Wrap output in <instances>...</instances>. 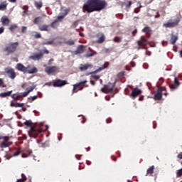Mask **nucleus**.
I'll return each mask as SVG.
<instances>
[{"label": "nucleus", "mask_w": 182, "mask_h": 182, "mask_svg": "<svg viewBox=\"0 0 182 182\" xmlns=\"http://www.w3.org/2000/svg\"><path fill=\"white\" fill-rule=\"evenodd\" d=\"M83 12H87V14H92V12H96L95 7V0H87L82 6Z\"/></svg>", "instance_id": "obj_1"}, {"label": "nucleus", "mask_w": 182, "mask_h": 182, "mask_svg": "<svg viewBox=\"0 0 182 182\" xmlns=\"http://www.w3.org/2000/svg\"><path fill=\"white\" fill-rule=\"evenodd\" d=\"M43 124H41L40 127H31L30 130L28 131V134L30 137H33L34 139H36L42 132H43V129H42V127Z\"/></svg>", "instance_id": "obj_2"}, {"label": "nucleus", "mask_w": 182, "mask_h": 182, "mask_svg": "<svg viewBox=\"0 0 182 182\" xmlns=\"http://www.w3.org/2000/svg\"><path fill=\"white\" fill-rule=\"evenodd\" d=\"M94 4L95 12H100V11H103V9L107 6L106 0H94Z\"/></svg>", "instance_id": "obj_3"}, {"label": "nucleus", "mask_w": 182, "mask_h": 182, "mask_svg": "<svg viewBox=\"0 0 182 182\" xmlns=\"http://www.w3.org/2000/svg\"><path fill=\"white\" fill-rule=\"evenodd\" d=\"M18 46H19L18 42L10 43L7 44L5 48V51L7 52L8 55H11V53H14L16 52V49H18Z\"/></svg>", "instance_id": "obj_4"}, {"label": "nucleus", "mask_w": 182, "mask_h": 182, "mask_svg": "<svg viewBox=\"0 0 182 182\" xmlns=\"http://www.w3.org/2000/svg\"><path fill=\"white\" fill-rule=\"evenodd\" d=\"M87 80L81 81L73 85V93H77L78 90H83V87H87Z\"/></svg>", "instance_id": "obj_5"}, {"label": "nucleus", "mask_w": 182, "mask_h": 182, "mask_svg": "<svg viewBox=\"0 0 182 182\" xmlns=\"http://www.w3.org/2000/svg\"><path fill=\"white\" fill-rule=\"evenodd\" d=\"M163 90L167 92V89H166V87H158L156 93L154 95V99L155 100H161L163 97Z\"/></svg>", "instance_id": "obj_6"}, {"label": "nucleus", "mask_w": 182, "mask_h": 182, "mask_svg": "<svg viewBox=\"0 0 182 182\" xmlns=\"http://www.w3.org/2000/svg\"><path fill=\"white\" fill-rule=\"evenodd\" d=\"M65 85H68V81L57 79L55 80H53V86L54 87H63V86H65Z\"/></svg>", "instance_id": "obj_7"}, {"label": "nucleus", "mask_w": 182, "mask_h": 182, "mask_svg": "<svg viewBox=\"0 0 182 182\" xmlns=\"http://www.w3.org/2000/svg\"><path fill=\"white\" fill-rule=\"evenodd\" d=\"M154 168H155L154 165H152L151 166H150L146 171V176H150L151 177H154V180H157V174H159V173L156 172L154 173Z\"/></svg>", "instance_id": "obj_8"}, {"label": "nucleus", "mask_w": 182, "mask_h": 182, "mask_svg": "<svg viewBox=\"0 0 182 182\" xmlns=\"http://www.w3.org/2000/svg\"><path fill=\"white\" fill-rule=\"evenodd\" d=\"M5 73H6L7 76L10 79H15L16 77V73L15 72V70L11 68H7L5 69Z\"/></svg>", "instance_id": "obj_9"}, {"label": "nucleus", "mask_w": 182, "mask_h": 182, "mask_svg": "<svg viewBox=\"0 0 182 182\" xmlns=\"http://www.w3.org/2000/svg\"><path fill=\"white\" fill-rule=\"evenodd\" d=\"M45 72L48 75H52L53 73H58V72H59V68L56 66H48L45 68Z\"/></svg>", "instance_id": "obj_10"}, {"label": "nucleus", "mask_w": 182, "mask_h": 182, "mask_svg": "<svg viewBox=\"0 0 182 182\" xmlns=\"http://www.w3.org/2000/svg\"><path fill=\"white\" fill-rule=\"evenodd\" d=\"M178 86H180V81H178V78L177 77L174 78V83L169 84L171 90H176V89H178Z\"/></svg>", "instance_id": "obj_11"}, {"label": "nucleus", "mask_w": 182, "mask_h": 182, "mask_svg": "<svg viewBox=\"0 0 182 182\" xmlns=\"http://www.w3.org/2000/svg\"><path fill=\"white\" fill-rule=\"evenodd\" d=\"M38 68L36 67L33 65H28L26 67V73H29L30 75H32L33 73H37Z\"/></svg>", "instance_id": "obj_12"}, {"label": "nucleus", "mask_w": 182, "mask_h": 182, "mask_svg": "<svg viewBox=\"0 0 182 182\" xmlns=\"http://www.w3.org/2000/svg\"><path fill=\"white\" fill-rule=\"evenodd\" d=\"M139 95H141V90L136 87L132 90V93L129 95V97L132 99H136Z\"/></svg>", "instance_id": "obj_13"}, {"label": "nucleus", "mask_w": 182, "mask_h": 182, "mask_svg": "<svg viewBox=\"0 0 182 182\" xmlns=\"http://www.w3.org/2000/svg\"><path fill=\"white\" fill-rule=\"evenodd\" d=\"M138 46H143L144 48H146V45H149L150 43L147 39H145L143 36L141 37V38L136 42Z\"/></svg>", "instance_id": "obj_14"}, {"label": "nucleus", "mask_w": 182, "mask_h": 182, "mask_svg": "<svg viewBox=\"0 0 182 182\" xmlns=\"http://www.w3.org/2000/svg\"><path fill=\"white\" fill-rule=\"evenodd\" d=\"M43 58V53L40 52L39 53H33V55L29 57V59H32V60H41Z\"/></svg>", "instance_id": "obj_15"}, {"label": "nucleus", "mask_w": 182, "mask_h": 182, "mask_svg": "<svg viewBox=\"0 0 182 182\" xmlns=\"http://www.w3.org/2000/svg\"><path fill=\"white\" fill-rule=\"evenodd\" d=\"M180 20H175L173 22H168L164 23L165 28H174L178 25Z\"/></svg>", "instance_id": "obj_16"}, {"label": "nucleus", "mask_w": 182, "mask_h": 182, "mask_svg": "<svg viewBox=\"0 0 182 182\" xmlns=\"http://www.w3.org/2000/svg\"><path fill=\"white\" fill-rule=\"evenodd\" d=\"M1 22L3 25V26H9V23L11 22V20H9L8 16H3L1 18Z\"/></svg>", "instance_id": "obj_17"}, {"label": "nucleus", "mask_w": 182, "mask_h": 182, "mask_svg": "<svg viewBox=\"0 0 182 182\" xmlns=\"http://www.w3.org/2000/svg\"><path fill=\"white\" fill-rule=\"evenodd\" d=\"M92 68H93V65L87 63V64H80L79 69L80 70H81V72H83Z\"/></svg>", "instance_id": "obj_18"}, {"label": "nucleus", "mask_w": 182, "mask_h": 182, "mask_svg": "<svg viewBox=\"0 0 182 182\" xmlns=\"http://www.w3.org/2000/svg\"><path fill=\"white\" fill-rule=\"evenodd\" d=\"M16 69H17V70H19L20 72H23V73H26V67H25V65H23L21 63L16 64Z\"/></svg>", "instance_id": "obj_19"}, {"label": "nucleus", "mask_w": 182, "mask_h": 182, "mask_svg": "<svg viewBox=\"0 0 182 182\" xmlns=\"http://www.w3.org/2000/svg\"><path fill=\"white\" fill-rule=\"evenodd\" d=\"M107 68H109V63H105L103 66L100 67V68L97 69L95 71L90 73V75H93V73H99V72H101V70H103L104 69H106Z\"/></svg>", "instance_id": "obj_20"}, {"label": "nucleus", "mask_w": 182, "mask_h": 182, "mask_svg": "<svg viewBox=\"0 0 182 182\" xmlns=\"http://www.w3.org/2000/svg\"><path fill=\"white\" fill-rule=\"evenodd\" d=\"M7 7H8V2L6 1H0V11H6Z\"/></svg>", "instance_id": "obj_21"}, {"label": "nucleus", "mask_w": 182, "mask_h": 182, "mask_svg": "<svg viewBox=\"0 0 182 182\" xmlns=\"http://www.w3.org/2000/svg\"><path fill=\"white\" fill-rule=\"evenodd\" d=\"M177 41H178V36L174 34H171L170 39L171 45H176V42H177Z\"/></svg>", "instance_id": "obj_22"}, {"label": "nucleus", "mask_w": 182, "mask_h": 182, "mask_svg": "<svg viewBox=\"0 0 182 182\" xmlns=\"http://www.w3.org/2000/svg\"><path fill=\"white\" fill-rule=\"evenodd\" d=\"M12 99L14 100V102H18L21 97H22V95L21 92H16V94H13L11 95Z\"/></svg>", "instance_id": "obj_23"}, {"label": "nucleus", "mask_w": 182, "mask_h": 182, "mask_svg": "<svg viewBox=\"0 0 182 182\" xmlns=\"http://www.w3.org/2000/svg\"><path fill=\"white\" fill-rule=\"evenodd\" d=\"M142 32L146 33V35L148 36V38H150V32H151V29L150 27L146 26L144 28L142 29Z\"/></svg>", "instance_id": "obj_24"}, {"label": "nucleus", "mask_w": 182, "mask_h": 182, "mask_svg": "<svg viewBox=\"0 0 182 182\" xmlns=\"http://www.w3.org/2000/svg\"><path fill=\"white\" fill-rule=\"evenodd\" d=\"M11 144H12L11 142H9L8 140H5L4 141H3L1 144V147L2 149H5L6 147H9V146H11Z\"/></svg>", "instance_id": "obj_25"}, {"label": "nucleus", "mask_w": 182, "mask_h": 182, "mask_svg": "<svg viewBox=\"0 0 182 182\" xmlns=\"http://www.w3.org/2000/svg\"><path fill=\"white\" fill-rule=\"evenodd\" d=\"M76 53H83L85 52V46L80 45L77 47Z\"/></svg>", "instance_id": "obj_26"}, {"label": "nucleus", "mask_w": 182, "mask_h": 182, "mask_svg": "<svg viewBox=\"0 0 182 182\" xmlns=\"http://www.w3.org/2000/svg\"><path fill=\"white\" fill-rule=\"evenodd\" d=\"M34 6H36V8L37 9H41V8H42V6H43V3H42V1H35Z\"/></svg>", "instance_id": "obj_27"}, {"label": "nucleus", "mask_w": 182, "mask_h": 182, "mask_svg": "<svg viewBox=\"0 0 182 182\" xmlns=\"http://www.w3.org/2000/svg\"><path fill=\"white\" fill-rule=\"evenodd\" d=\"M12 95V90L8 91L6 92H1L0 94L1 97H8V96H11Z\"/></svg>", "instance_id": "obj_28"}, {"label": "nucleus", "mask_w": 182, "mask_h": 182, "mask_svg": "<svg viewBox=\"0 0 182 182\" xmlns=\"http://www.w3.org/2000/svg\"><path fill=\"white\" fill-rule=\"evenodd\" d=\"M49 28V25H46V24H43L42 26H40L38 27L39 31H48L49 30H48V28Z\"/></svg>", "instance_id": "obj_29"}, {"label": "nucleus", "mask_w": 182, "mask_h": 182, "mask_svg": "<svg viewBox=\"0 0 182 182\" xmlns=\"http://www.w3.org/2000/svg\"><path fill=\"white\" fill-rule=\"evenodd\" d=\"M106 41V37H105V35H102L97 40V43H103Z\"/></svg>", "instance_id": "obj_30"}, {"label": "nucleus", "mask_w": 182, "mask_h": 182, "mask_svg": "<svg viewBox=\"0 0 182 182\" xmlns=\"http://www.w3.org/2000/svg\"><path fill=\"white\" fill-rule=\"evenodd\" d=\"M65 45H68L69 46H72L75 45V41L70 39L65 42Z\"/></svg>", "instance_id": "obj_31"}, {"label": "nucleus", "mask_w": 182, "mask_h": 182, "mask_svg": "<svg viewBox=\"0 0 182 182\" xmlns=\"http://www.w3.org/2000/svg\"><path fill=\"white\" fill-rule=\"evenodd\" d=\"M113 89H114V85H112L111 87L108 86L106 87V93H110V92L113 91Z\"/></svg>", "instance_id": "obj_32"}, {"label": "nucleus", "mask_w": 182, "mask_h": 182, "mask_svg": "<svg viewBox=\"0 0 182 182\" xmlns=\"http://www.w3.org/2000/svg\"><path fill=\"white\" fill-rule=\"evenodd\" d=\"M25 104L23 103H16V104H11V106H13L14 107H23Z\"/></svg>", "instance_id": "obj_33"}, {"label": "nucleus", "mask_w": 182, "mask_h": 182, "mask_svg": "<svg viewBox=\"0 0 182 182\" xmlns=\"http://www.w3.org/2000/svg\"><path fill=\"white\" fill-rule=\"evenodd\" d=\"M50 26L51 28H53V29H56V28H58V20H55L52 22Z\"/></svg>", "instance_id": "obj_34"}, {"label": "nucleus", "mask_w": 182, "mask_h": 182, "mask_svg": "<svg viewBox=\"0 0 182 182\" xmlns=\"http://www.w3.org/2000/svg\"><path fill=\"white\" fill-rule=\"evenodd\" d=\"M122 39H123V38L116 36L114 38V42H115L116 43H120V42H122Z\"/></svg>", "instance_id": "obj_35"}, {"label": "nucleus", "mask_w": 182, "mask_h": 182, "mask_svg": "<svg viewBox=\"0 0 182 182\" xmlns=\"http://www.w3.org/2000/svg\"><path fill=\"white\" fill-rule=\"evenodd\" d=\"M68 15V12H65L63 14V16H58L57 19H55V21H58V22H59V21H60L61 19H63V18H65V16H66Z\"/></svg>", "instance_id": "obj_36"}, {"label": "nucleus", "mask_w": 182, "mask_h": 182, "mask_svg": "<svg viewBox=\"0 0 182 182\" xmlns=\"http://www.w3.org/2000/svg\"><path fill=\"white\" fill-rule=\"evenodd\" d=\"M16 28H18V25L16 24H12L10 27H9V31H11V32H14Z\"/></svg>", "instance_id": "obj_37"}, {"label": "nucleus", "mask_w": 182, "mask_h": 182, "mask_svg": "<svg viewBox=\"0 0 182 182\" xmlns=\"http://www.w3.org/2000/svg\"><path fill=\"white\" fill-rule=\"evenodd\" d=\"M42 19V17H36L34 21H33V23H35L36 25H38L39 23V22H41V20Z\"/></svg>", "instance_id": "obj_38"}, {"label": "nucleus", "mask_w": 182, "mask_h": 182, "mask_svg": "<svg viewBox=\"0 0 182 182\" xmlns=\"http://www.w3.org/2000/svg\"><path fill=\"white\" fill-rule=\"evenodd\" d=\"M25 126H27V127H31L32 126V121L31 120H26L24 122Z\"/></svg>", "instance_id": "obj_39"}, {"label": "nucleus", "mask_w": 182, "mask_h": 182, "mask_svg": "<svg viewBox=\"0 0 182 182\" xmlns=\"http://www.w3.org/2000/svg\"><path fill=\"white\" fill-rule=\"evenodd\" d=\"M36 99H38V95L31 97V98L28 97V100H29L30 103H32L33 101L36 100Z\"/></svg>", "instance_id": "obj_40"}, {"label": "nucleus", "mask_w": 182, "mask_h": 182, "mask_svg": "<svg viewBox=\"0 0 182 182\" xmlns=\"http://www.w3.org/2000/svg\"><path fill=\"white\" fill-rule=\"evenodd\" d=\"M34 38H36V39H39L42 38V35L41 34V33L36 32V34L34 35Z\"/></svg>", "instance_id": "obj_41"}, {"label": "nucleus", "mask_w": 182, "mask_h": 182, "mask_svg": "<svg viewBox=\"0 0 182 182\" xmlns=\"http://www.w3.org/2000/svg\"><path fill=\"white\" fill-rule=\"evenodd\" d=\"M20 95H21V97H26L29 95V92H20Z\"/></svg>", "instance_id": "obj_42"}, {"label": "nucleus", "mask_w": 182, "mask_h": 182, "mask_svg": "<svg viewBox=\"0 0 182 182\" xmlns=\"http://www.w3.org/2000/svg\"><path fill=\"white\" fill-rule=\"evenodd\" d=\"M123 76H124V71H122L119 73H118V75H117V77L119 79H122V77H123Z\"/></svg>", "instance_id": "obj_43"}, {"label": "nucleus", "mask_w": 182, "mask_h": 182, "mask_svg": "<svg viewBox=\"0 0 182 182\" xmlns=\"http://www.w3.org/2000/svg\"><path fill=\"white\" fill-rule=\"evenodd\" d=\"M42 45H53V41L43 42Z\"/></svg>", "instance_id": "obj_44"}, {"label": "nucleus", "mask_w": 182, "mask_h": 182, "mask_svg": "<svg viewBox=\"0 0 182 182\" xmlns=\"http://www.w3.org/2000/svg\"><path fill=\"white\" fill-rule=\"evenodd\" d=\"M21 154V151L20 150H17L15 152H14L13 156L14 157H16V156H19Z\"/></svg>", "instance_id": "obj_45"}, {"label": "nucleus", "mask_w": 182, "mask_h": 182, "mask_svg": "<svg viewBox=\"0 0 182 182\" xmlns=\"http://www.w3.org/2000/svg\"><path fill=\"white\" fill-rule=\"evenodd\" d=\"M0 87H5V83L4 82V80L0 78Z\"/></svg>", "instance_id": "obj_46"}, {"label": "nucleus", "mask_w": 182, "mask_h": 182, "mask_svg": "<svg viewBox=\"0 0 182 182\" xmlns=\"http://www.w3.org/2000/svg\"><path fill=\"white\" fill-rule=\"evenodd\" d=\"M26 29H28V28H26V26H23L21 28L22 33H26Z\"/></svg>", "instance_id": "obj_47"}, {"label": "nucleus", "mask_w": 182, "mask_h": 182, "mask_svg": "<svg viewBox=\"0 0 182 182\" xmlns=\"http://www.w3.org/2000/svg\"><path fill=\"white\" fill-rule=\"evenodd\" d=\"M5 32V28L4 26L0 27V35H2Z\"/></svg>", "instance_id": "obj_48"}, {"label": "nucleus", "mask_w": 182, "mask_h": 182, "mask_svg": "<svg viewBox=\"0 0 182 182\" xmlns=\"http://www.w3.org/2000/svg\"><path fill=\"white\" fill-rule=\"evenodd\" d=\"M164 82V80L163 78L159 79V81L158 82V85L159 86H161V85L163 84V82Z\"/></svg>", "instance_id": "obj_49"}, {"label": "nucleus", "mask_w": 182, "mask_h": 182, "mask_svg": "<svg viewBox=\"0 0 182 182\" xmlns=\"http://www.w3.org/2000/svg\"><path fill=\"white\" fill-rule=\"evenodd\" d=\"M35 89V86H33V87H30L28 89V93H30V92H33V90Z\"/></svg>", "instance_id": "obj_50"}, {"label": "nucleus", "mask_w": 182, "mask_h": 182, "mask_svg": "<svg viewBox=\"0 0 182 182\" xmlns=\"http://www.w3.org/2000/svg\"><path fill=\"white\" fill-rule=\"evenodd\" d=\"M132 6V1H129L127 2V4H126V8H130Z\"/></svg>", "instance_id": "obj_51"}, {"label": "nucleus", "mask_w": 182, "mask_h": 182, "mask_svg": "<svg viewBox=\"0 0 182 182\" xmlns=\"http://www.w3.org/2000/svg\"><path fill=\"white\" fill-rule=\"evenodd\" d=\"M4 139V140H9V138L8 136H0V140H2V139Z\"/></svg>", "instance_id": "obj_52"}, {"label": "nucleus", "mask_w": 182, "mask_h": 182, "mask_svg": "<svg viewBox=\"0 0 182 182\" xmlns=\"http://www.w3.org/2000/svg\"><path fill=\"white\" fill-rule=\"evenodd\" d=\"M21 178L26 181L28 178H26V176H25L23 173H21Z\"/></svg>", "instance_id": "obj_53"}, {"label": "nucleus", "mask_w": 182, "mask_h": 182, "mask_svg": "<svg viewBox=\"0 0 182 182\" xmlns=\"http://www.w3.org/2000/svg\"><path fill=\"white\" fill-rule=\"evenodd\" d=\"M106 123H112V117H109L108 119H106Z\"/></svg>", "instance_id": "obj_54"}, {"label": "nucleus", "mask_w": 182, "mask_h": 182, "mask_svg": "<svg viewBox=\"0 0 182 182\" xmlns=\"http://www.w3.org/2000/svg\"><path fill=\"white\" fill-rule=\"evenodd\" d=\"M92 77H93V79H97V80L98 79H100V75H92Z\"/></svg>", "instance_id": "obj_55"}, {"label": "nucleus", "mask_w": 182, "mask_h": 182, "mask_svg": "<svg viewBox=\"0 0 182 182\" xmlns=\"http://www.w3.org/2000/svg\"><path fill=\"white\" fill-rule=\"evenodd\" d=\"M103 52H104L105 53H109V52H110V49H109V48H105V49L103 50Z\"/></svg>", "instance_id": "obj_56"}, {"label": "nucleus", "mask_w": 182, "mask_h": 182, "mask_svg": "<svg viewBox=\"0 0 182 182\" xmlns=\"http://www.w3.org/2000/svg\"><path fill=\"white\" fill-rule=\"evenodd\" d=\"M92 56H93V53H92L86 54V58H91Z\"/></svg>", "instance_id": "obj_57"}, {"label": "nucleus", "mask_w": 182, "mask_h": 182, "mask_svg": "<svg viewBox=\"0 0 182 182\" xmlns=\"http://www.w3.org/2000/svg\"><path fill=\"white\" fill-rule=\"evenodd\" d=\"M42 53H43V55H45V53H46V55H48L49 50H46V49H44V50H43V52Z\"/></svg>", "instance_id": "obj_58"}, {"label": "nucleus", "mask_w": 182, "mask_h": 182, "mask_svg": "<svg viewBox=\"0 0 182 182\" xmlns=\"http://www.w3.org/2000/svg\"><path fill=\"white\" fill-rule=\"evenodd\" d=\"M111 159L112 160H114V161H117V158L113 155L111 156Z\"/></svg>", "instance_id": "obj_59"}, {"label": "nucleus", "mask_w": 182, "mask_h": 182, "mask_svg": "<svg viewBox=\"0 0 182 182\" xmlns=\"http://www.w3.org/2000/svg\"><path fill=\"white\" fill-rule=\"evenodd\" d=\"M21 157H22L23 159H25V158L28 157V154L23 153V154H22Z\"/></svg>", "instance_id": "obj_60"}, {"label": "nucleus", "mask_w": 182, "mask_h": 182, "mask_svg": "<svg viewBox=\"0 0 182 182\" xmlns=\"http://www.w3.org/2000/svg\"><path fill=\"white\" fill-rule=\"evenodd\" d=\"M136 33H137V29H135V30L132 32V36H136Z\"/></svg>", "instance_id": "obj_61"}, {"label": "nucleus", "mask_w": 182, "mask_h": 182, "mask_svg": "<svg viewBox=\"0 0 182 182\" xmlns=\"http://www.w3.org/2000/svg\"><path fill=\"white\" fill-rule=\"evenodd\" d=\"M81 123H86V117H85L84 116H82V121L81 122Z\"/></svg>", "instance_id": "obj_62"}, {"label": "nucleus", "mask_w": 182, "mask_h": 182, "mask_svg": "<svg viewBox=\"0 0 182 182\" xmlns=\"http://www.w3.org/2000/svg\"><path fill=\"white\" fill-rule=\"evenodd\" d=\"M178 159H180V160L182 159V152H181L178 156H177Z\"/></svg>", "instance_id": "obj_63"}, {"label": "nucleus", "mask_w": 182, "mask_h": 182, "mask_svg": "<svg viewBox=\"0 0 182 182\" xmlns=\"http://www.w3.org/2000/svg\"><path fill=\"white\" fill-rule=\"evenodd\" d=\"M16 182H25V181L23 178H19L16 181Z\"/></svg>", "instance_id": "obj_64"}]
</instances>
